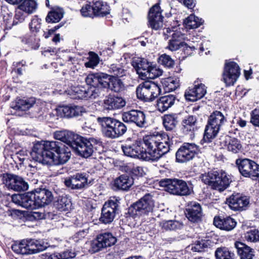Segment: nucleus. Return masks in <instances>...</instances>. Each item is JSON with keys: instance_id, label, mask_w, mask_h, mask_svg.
I'll list each match as a JSON object with an SVG mask.
<instances>
[{"instance_id": "ea45409f", "label": "nucleus", "mask_w": 259, "mask_h": 259, "mask_svg": "<svg viewBox=\"0 0 259 259\" xmlns=\"http://www.w3.org/2000/svg\"><path fill=\"white\" fill-rule=\"evenodd\" d=\"M197 118L195 115H188L182 121V129L186 132L193 133L196 130Z\"/></svg>"}, {"instance_id": "b1692460", "label": "nucleus", "mask_w": 259, "mask_h": 259, "mask_svg": "<svg viewBox=\"0 0 259 259\" xmlns=\"http://www.w3.org/2000/svg\"><path fill=\"white\" fill-rule=\"evenodd\" d=\"M125 104L126 101L122 97L110 93L105 96L102 106L104 110L108 111L121 109Z\"/></svg>"}, {"instance_id": "603ef678", "label": "nucleus", "mask_w": 259, "mask_h": 259, "mask_svg": "<svg viewBox=\"0 0 259 259\" xmlns=\"http://www.w3.org/2000/svg\"><path fill=\"white\" fill-rule=\"evenodd\" d=\"M109 75H114L118 77H123L125 75L126 70L119 64H112L108 70Z\"/></svg>"}, {"instance_id": "338daca9", "label": "nucleus", "mask_w": 259, "mask_h": 259, "mask_svg": "<svg viewBox=\"0 0 259 259\" xmlns=\"http://www.w3.org/2000/svg\"><path fill=\"white\" fill-rule=\"evenodd\" d=\"M182 48L181 55L183 60L185 59L188 56L191 55L195 49L194 47L189 46L185 42V45L182 47Z\"/></svg>"}, {"instance_id": "a18cd8bd", "label": "nucleus", "mask_w": 259, "mask_h": 259, "mask_svg": "<svg viewBox=\"0 0 259 259\" xmlns=\"http://www.w3.org/2000/svg\"><path fill=\"white\" fill-rule=\"evenodd\" d=\"M87 176V174L84 172H77L72 176V178L74 181V188H76V189L78 190L88 186V177Z\"/></svg>"}, {"instance_id": "72a5a7b5", "label": "nucleus", "mask_w": 259, "mask_h": 259, "mask_svg": "<svg viewBox=\"0 0 259 259\" xmlns=\"http://www.w3.org/2000/svg\"><path fill=\"white\" fill-rule=\"evenodd\" d=\"M35 103L34 98L17 99L15 102H12L11 107L15 110L26 111L32 107Z\"/></svg>"}, {"instance_id": "aec40b11", "label": "nucleus", "mask_w": 259, "mask_h": 259, "mask_svg": "<svg viewBox=\"0 0 259 259\" xmlns=\"http://www.w3.org/2000/svg\"><path fill=\"white\" fill-rule=\"evenodd\" d=\"M117 239L110 232H105L98 234L96 239L91 243V248L94 252L101 249L111 246L115 244Z\"/></svg>"}, {"instance_id": "f8f14e48", "label": "nucleus", "mask_w": 259, "mask_h": 259, "mask_svg": "<svg viewBox=\"0 0 259 259\" xmlns=\"http://www.w3.org/2000/svg\"><path fill=\"white\" fill-rule=\"evenodd\" d=\"M161 94L159 85L150 80H145L137 87V98L144 102L153 101Z\"/></svg>"}, {"instance_id": "f03ea898", "label": "nucleus", "mask_w": 259, "mask_h": 259, "mask_svg": "<svg viewBox=\"0 0 259 259\" xmlns=\"http://www.w3.org/2000/svg\"><path fill=\"white\" fill-rule=\"evenodd\" d=\"M54 138L66 143L83 158H89L94 153L100 154L103 151V143L100 140L87 138L69 131H57L54 133Z\"/></svg>"}, {"instance_id": "c9c22d12", "label": "nucleus", "mask_w": 259, "mask_h": 259, "mask_svg": "<svg viewBox=\"0 0 259 259\" xmlns=\"http://www.w3.org/2000/svg\"><path fill=\"white\" fill-rule=\"evenodd\" d=\"M163 125L166 131L172 132L178 123V115L176 113H169L162 116Z\"/></svg>"}, {"instance_id": "4d7b16f0", "label": "nucleus", "mask_w": 259, "mask_h": 259, "mask_svg": "<svg viewBox=\"0 0 259 259\" xmlns=\"http://www.w3.org/2000/svg\"><path fill=\"white\" fill-rule=\"evenodd\" d=\"M99 72L95 73H90L85 78V82L88 85H90L94 88H99Z\"/></svg>"}, {"instance_id": "0e129e2a", "label": "nucleus", "mask_w": 259, "mask_h": 259, "mask_svg": "<svg viewBox=\"0 0 259 259\" xmlns=\"http://www.w3.org/2000/svg\"><path fill=\"white\" fill-rule=\"evenodd\" d=\"M194 89L196 92V97H198V100L203 98L206 93V89L205 85L202 83H198L193 85Z\"/></svg>"}, {"instance_id": "49530a36", "label": "nucleus", "mask_w": 259, "mask_h": 259, "mask_svg": "<svg viewBox=\"0 0 259 259\" xmlns=\"http://www.w3.org/2000/svg\"><path fill=\"white\" fill-rule=\"evenodd\" d=\"M44 259H69L75 257L76 253L72 250H66L62 252H55L54 253L48 254L47 253L44 255Z\"/></svg>"}, {"instance_id": "680f3d73", "label": "nucleus", "mask_w": 259, "mask_h": 259, "mask_svg": "<svg viewBox=\"0 0 259 259\" xmlns=\"http://www.w3.org/2000/svg\"><path fill=\"white\" fill-rule=\"evenodd\" d=\"M196 92L194 89L193 85L189 87L185 92L184 96L187 101L195 102L198 100V97H196Z\"/></svg>"}, {"instance_id": "39448f33", "label": "nucleus", "mask_w": 259, "mask_h": 259, "mask_svg": "<svg viewBox=\"0 0 259 259\" xmlns=\"http://www.w3.org/2000/svg\"><path fill=\"white\" fill-rule=\"evenodd\" d=\"M232 177L231 175L222 169H212L207 173L201 174L199 177L204 184L220 192H223L230 187L233 181Z\"/></svg>"}, {"instance_id": "a211bd4d", "label": "nucleus", "mask_w": 259, "mask_h": 259, "mask_svg": "<svg viewBox=\"0 0 259 259\" xmlns=\"http://www.w3.org/2000/svg\"><path fill=\"white\" fill-rule=\"evenodd\" d=\"M240 75V68L234 61L226 63L223 72V79L226 86L233 85Z\"/></svg>"}, {"instance_id": "c03bdc74", "label": "nucleus", "mask_w": 259, "mask_h": 259, "mask_svg": "<svg viewBox=\"0 0 259 259\" xmlns=\"http://www.w3.org/2000/svg\"><path fill=\"white\" fill-rule=\"evenodd\" d=\"M204 20L202 18L191 14L184 20V25L188 29H195L203 24Z\"/></svg>"}, {"instance_id": "5701e85b", "label": "nucleus", "mask_w": 259, "mask_h": 259, "mask_svg": "<svg viewBox=\"0 0 259 259\" xmlns=\"http://www.w3.org/2000/svg\"><path fill=\"white\" fill-rule=\"evenodd\" d=\"M213 224L215 227L225 231H231L237 226V222L236 220L230 215H218L213 218Z\"/></svg>"}, {"instance_id": "412c9836", "label": "nucleus", "mask_w": 259, "mask_h": 259, "mask_svg": "<svg viewBox=\"0 0 259 259\" xmlns=\"http://www.w3.org/2000/svg\"><path fill=\"white\" fill-rule=\"evenodd\" d=\"M220 144L222 148L232 154H238L243 150L241 141L228 134L220 137Z\"/></svg>"}, {"instance_id": "37998d69", "label": "nucleus", "mask_w": 259, "mask_h": 259, "mask_svg": "<svg viewBox=\"0 0 259 259\" xmlns=\"http://www.w3.org/2000/svg\"><path fill=\"white\" fill-rule=\"evenodd\" d=\"M216 259H236L235 254L230 248L221 246L217 248L215 251Z\"/></svg>"}, {"instance_id": "a878e982", "label": "nucleus", "mask_w": 259, "mask_h": 259, "mask_svg": "<svg viewBox=\"0 0 259 259\" xmlns=\"http://www.w3.org/2000/svg\"><path fill=\"white\" fill-rule=\"evenodd\" d=\"M95 90L87 89L83 86H72L67 90L68 94L73 99L88 100L94 96Z\"/></svg>"}, {"instance_id": "0eeeda50", "label": "nucleus", "mask_w": 259, "mask_h": 259, "mask_svg": "<svg viewBox=\"0 0 259 259\" xmlns=\"http://www.w3.org/2000/svg\"><path fill=\"white\" fill-rule=\"evenodd\" d=\"M97 121L102 127L104 136L107 138L117 139L127 132V127L125 124L114 117H98Z\"/></svg>"}, {"instance_id": "7c9ffc66", "label": "nucleus", "mask_w": 259, "mask_h": 259, "mask_svg": "<svg viewBox=\"0 0 259 259\" xmlns=\"http://www.w3.org/2000/svg\"><path fill=\"white\" fill-rule=\"evenodd\" d=\"M65 12L64 9L58 6L51 8L45 18L48 23H56L60 22L63 18Z\"/></svg>"}, {"instance_id": "7ed1b4c3", "label": "nucleus", "mask_w": 259, "mask_h": 259, "mask_svg": "<svg viewBox=\"0 0 259 259\" xmlns=\"http://www.w3.org/2000/svg\"><path fill=\"white\" fill-rule=\"evenodd\" d=\"M13 202L24 207L35 209L50 204L54 199L52 192L41 186L39 188L23 193L11 195Z\"/></svg>"}, {"instance_id": "13d9d810", "label": "nucleus", "mask_w": 259, "mask_h": 259, "mask_svg": "<svg viewBox=\"0 0 259 259\" xmlns=\"http://www.w3.org/2000/svg\"><path fill=\"white\" fill-rule=\"evenodd\" d=\"M243 238L247 242H256L259 241V230H250L244 234Z\"/></svg>"}, {"instance_id": "79ce46f5", "label": "nucleus", "mask_w": 259, "mask_h": 259, "mask_svg": "<svg viewBox=\"0 0 259 259\" xmlns=\"http://www.w3.org/2000/svg\"><path fill=\"white\" fill-rule=\"evenodd\" d=\"M164 93H169L175 91L179 87V79L172 77L162 79L161 81Z\"/></svg>"}, {"instance_id": "e2e57ef3", "label": "nucleus", "mask_w": 259, "mask_h": 259, "mask_svg": "<svg viewBox=\"0 0 259 259\" xmlns=\"http://www.w3.org/2000/svg\"><path fill=\"white\" fill-rule=\"evenodd\" d=\"M110 76L111 75L107 73L99 72V77H100V79H99V88H104L107 90L108 87L107 86L108 83H109Z\"/></svg>"}, {"instance_id": "4be33fe9", "label": "nucleus", "mask_w": 259, "mask_h": 259, "mask_svg": "<svg viewBox=\"0 0 259 259\" xmlns=\"http://www.w3.org/2000/svg\"><path fill=\"white\" fill-rule=\"evenodd\" d=\"M184 212L186 217L192 223L199 224L202 221V208L198 202H188L186 205Z\"/></svg>"}, {"instance_id": "864d4df0", "label": "nucleus", "mask_w": 259, "mask_h": 259, "mask_svg": "<svg viewBox=\"0 0 259 259\" xmlns=\"http://www.w3.org/2000/svg\"><path fill=\"white\" fill-rule=\"evenodd\" d=\"M116 215V214L113 213L111 211L102 207L99 221L104 224H108L113 221Z\"/></svg>"}, {"instance_id": "bb28decb", "label": "nucleus", "mask_w": 259, "mask_h": 259, "mask_svg": "<svg viewBox=\"0 0 259 259\" xmlns=\"http://www.w3.org/2000/svg\"><path fill=\"white\" fill-rule=\"evenodd\" d=\"M21 42L26 47L25 50H38L40 46V38L35 34H27L20 37Z\"/></svg>"}, {"instance_id": "5fc2aeb1", "label": "nucleus", "mask_w": 259, "mask_h": 259, "mask_svg": "<svg viewBox=\"0 0 259 259\" xmlns=\"http://www.w3.org/2000/svg\"><path fill=\"white\" fill-rule=\"evenodd\" d=\"M140 71L142 70L149 73V74L151 73L153 74L154 71L156 70V68L155 66L152 65V62L148 61L147 59L145 58H141L140 59Z\"/></svg>"}, {"instance_id": "cd10ccee", "label": "nucleus", "mask_w": 259, "mask_h": 259, "mask_svg": "<svg viewBox=\"0 0 259 259\" xmlns=\"http://www.w3.org/2000/svg\"><path fill=\"white\" fill-rule=\"evenodd\" d=\"M234 245L237 249V253L240 256V259H252L254 256V251L249 246L245 243L236 241Z\"/></svg>"}, {"instance_id": "ddd939ff", "label": "nucleus", "mask_w": 259, "mask_h": 259, "mask_svg": "<svg viewBox=\"0 0 259 259\" xmlns=\"http://www.w3.org/2000/svg\"><path fill=\"white\" fill-rule=\"evenodd\" d=\"M235 163L242 177L259 181V165L254 160L239 157L236 159Z\"/></svg>"}, {"instance_id": "9b49d317", "label": "nucleus", "mask_w": 259, "mask_h": 259, "mask_svg": "<svg viewBox=\"0 0 259 259\" xmlns=\"http://www.w3.org/2000/svg\"><path fill=\"white\" fill-rule=\"evenodd\" d=\"M46 247L40 241L32 238L15 241L11 246L12 250L18 254H33L45 250Z\"/></svg>"}, {"instance_id": "c756f323", "label": "nucleus", "mask_w": 259, "mask_h": 259, "mask_svg": "<svg viewBox=\"0 0 259 259\" xmlns=\"http://www.w3.org/2000/svg\"><path fill=\"white\" fill-rule=\"evenodd\" d=\"M93 6L95 17H104L110 13V7L107 2L100 0L93 1Z\"/></svg>"}, {"instance_id": "20e7f679", "label": "nucleus", "mask_w": 259, "mask_h": 259, "mask_svg": "<svg viewBox=\"0 0 259 259\" xmlns=\"http://www.w3.org/2000/svg\"><path fill=\"white\" fill-rule=\"evenodd\" d=\"M146 144L148 161H157L170 150L169 137L164 133L146 136Z\"/></svg>"}, {"instance_id": "09e8293b", "label": "nucleus", "mask_w": 259, "mask_h": 259, "mask_svg": "<svg viewBox=\"0 0 259 259\" xmlns=\"http://www.w3.org/2000/svg\"><path fill=\"white\" fill-rule=\"evenodd\" d=\"M211 241L210 240L201 239L197 240L191 245V250L193 252H201L207 251L210 248Z\"/></svg>"}, {"instance_id": "1a4fd4ad", "label": "nucleus", "mask_w": 259, "mask_h": 259, "mask_svg": "<svg viewBox=\"0 0 259 259\" xmlns=\"http://www.w3.org/2000/svg\"><path fill=\"white\" fill-rule=\"evenodd\" d=\"M159 185L165 188V190L171 194L179 196H187L193 192L191 182L177 178H165L160 179Z\"/></svg>"}, {"instance_id": "393cba45", "label": "nucleus", "mask_w": 259, "mask_h": 259, "mask_svg": "<svg viewBox=\"0 0 259 259\" xmlns=\"http://www.w3.org/2000/svg\"><path fill=\"white\" fill-rule=\"evenodd\" d=\"M57 112L61 117L70 118L82 115L85 109L83 107L77 105H63L59 106Z\"/></svg>"}, {"instance_id": "9d476101", "label": "nucleus", "mask_w": 259, "mask_h": 259, "mask_svg": "<svg viewBox=\"0 0 259 259\" xmlns=\"http://www.w3.org/2000/svg\"><path fill=\"white\" fill-rule=\"evenodd\" d=\"M154 207L153 196L150 193H147L138 201L132 203L128 207L124 216L126 219H136L141 216L147 215L153 211Z\"/></svg>"}, {"instance_id": "052dcab7", "label": "nucleus", "mask_w": 259, "mask_h": 259, "mask_svg": "<svg viewBox=\"0 0 259 259\" xmlns=\"http://www.w3.org/2000/svg\"><path fill=\"white\" fill-rule=\"evenodd\" d=\"M8 215L14 219H21L22 218H28V215H29V212L25 210L11 209L8 210Z\"/></svg>"}, {"instance_id": "f3484780", "label": "nucleus", "mask_w": 259, "mask_h": 259, "mask_svg": "<svg viewBox=\"0 0 259 259\" xmlns=\"http://www.w3.org/2000/svg\"><path fill=\"white\" fill-rule=\"evenodd\" d=\"M122 120L126 123H134L140 128L145 127L147 125L145 113L139 110L132 109L123 112L121 114Z\"/></svg>"}, {"instance_id": "4c0bfd02", "label": "nucleus", "mask_w": 259, "mask_h": 259, "mask_svg": "<svg viewBox=\"0 0 259 259\" xmlns=\"http://www.w3.org/2000/svg\"><path fill=\"white\" fill-rule=\"evenodd\" d=\"M27 16L25 12L19 10L15 11V15L12 22L9 19H6L4 20L5 23V28L4 30H10L12 29L13 26H16L20 23H23L26 18Z\"/></svg>"}, {"instance_id": "423d86ee", "label": "nucleus", "mask_w": 259, "mask_h": 259, "mask_svg": "<svg viewBox=\"0 0 259 259\" xmlns=\"http://www.w3.org/2000/svg\"><path fill=\"white\" fill-rule=\"evenodd\" d=\"M227 122V118L220 111L215 110L210 113L205 125L203 139L200 143H210Z\"/></svg>"}, {"instance_id": "bf43d9fd", "label": "nucleus", "mask_w": 259, "mask_h": 259, "mask_svg": "<svg viewBox=\"0 0 259 259\" xmlns=\"http://www.w3.org/2000/svg\"><path fill=\"white\" fill-rule=\"evenodd\" d=\"M158 62L165 67L170 68L175 65V61L166 54L161 55L158 59Z\"/></svg>"}, {"instance_id": "f257e3e1", "label": "nucleus", "mask_w": 259, "mask_h": 259, "mask_svg": "<svg viewBox=\"0 0 259 259\" xmlns=\"http://www.w3.org/2000/svg\"><path fill=\"white\" fill-rule=\"evenodd\" d=\"M62 141L38 142L33 145L30 155L35 161L44 164H63L71 156L70 148Z\"/></svg>"}, {"instance_id": "4468645a", "label": "nucleus", "mask_w": 259, "mask_h": 259, "mask_svg": "<svg viewBox=\"0 0 259 259\" xmlns=\"http://www.w3.org/2000/svg\"><path fill=\"white\" fill-rule=\"evenodd\" d=\"M200 152L199 146L194 143L184 142L175 154V161L179 163H186L192 160Z\"/></svg>"}, {"instance_id": "de8ad7c7", "label": "nucleus", "mask_w": 259, "mask_h": 259, "mask_svg": "<svg viewBox=\"0 0 259 259\" xmlns=\"http://www.w3.org/2000/svg\"><path fill=\"white\" fill-rule=\"evenodd\" d=\"M42 19L37 15L33 16L28 24V28L30 33L38 34L41 29Z\"/></svg>"}, {"instance_id": "2f4dec72", "label": "nucleus", "mask_w": 259, "mask_h": 259, "mask_svg": "<svg viewBox=\"0 0 259 259\" xmlns=\"http://www.w3.org/2000/svg\"><path fill=\"white\" fill-rule=\"evenodd\" d=\"M176 100V96L171 94L160 97L156 103L158 110L161 112L166 111L175 104Z\"/></svg>"}, {"instance_id": "473e14b6", "label": "nucleus", "mask_w": 259, "mask_h": 259, "mask_svg": "<svg viewBox=\"0 0 259 259\" xmlns=\"http://www.w3.org/2000/svg\"><path fill=\"white\" fill-rule=\"evenodd\" d=\"M133 184V178L127 174H123L114 180L113 186L117 190L127 191Z\"/></svg>"}, {"instance_id": "c85d7f7f", "label": "nucleus", "mask_w": 259, "mask_h": 259, "mask_svg": "<svg viewBox=\"0 0 259 259\" xmlns=\"http://www.w3.org/2000/svg\"><path fill=\"white\" fill-rule=\"evenodd\" d=\"M184 45H185V41L183 34L180 31H176L174 32L171 34V38L168 40L166 49L172 52L176 51L182 48Z\"/></svg>"}, {"instance_id": "6ab92c4d", "label": "nucleus", "mask_w": 259, "mask_h": 259, "mask_svg": "<svg viewBox=\"0 0 259 259\" xmlns=\"http://www.w3.org/2000/svg\"><path fill=\"white\" fill-rule=\"evenodd\" d=\"M250 202L249 197L242 193L234 192L226 199V203L234 211H242L247 209Z\"/></svg>"}, {"instance_id": "dca6fc26", "label": "nucleus", "mask_w": 259, "mask_h": 259, "mask_svg": "<svg viewBox=\"0 0 259 259\" xmlns=\"http://www.w3.org/2000/svg\"><path fill=\"white\" fill-rule=\"evenodd\" d=\"M162 10L161 9L159 2L149 9L147 15L148 27L153 30H158L163 27L164 17L162 15Z\"/></svg>"}, {"instance_id": "58836bf2", "label": "nucleus", "mask_w": 259, "mask_h": 259, "mask_svg": "<svg viewBox=\"0 0 259 259\" xmlns=\"http://www.w3.org/2000/svg\"><path fill=\"white\" fill-rule=\"evenodd\" d=\"M54 206L60 211H66L71 209L72 203L67 196H59L54 201Z\"/></svg>"}, {"instance_id": "a19ab883", "label": "nucleus", "mask_w": 259, "mask_h": 259, "mask_svg": "<svg viewBox=\"0 0 259 259\" xmlns=\"http://www.w3.org/2000/svg\"><path fill=\"white\" fill-rule=\"evenodd\" d=\"M38 8V4L35 0H22L17 8L28 15L35 13Z\"/></svg>"}, {"instance_id": "774afa93", "label": "nucleus", "mask_w": 259, "mask_h": 259, "mask_svg": "<svg viewBox=\"0 0 259 259\" xmlns=\"http://www.w3.org/2000/svg\"><path fill=\"white\" fill-rule=\"evenodd\" d=\"M130 171L132 176L137 178L142 177L145 174L143 167L139 166H133Z\"/></svg>"}, {"instance_id": "e433bc0d", "label": "nucleus", "mask_w": 259, "mask_h": 259, "mask_svg": "<svg viewBox=\"0 0 259 259\" xmlns=\"http://www.w3.org/2000/svg\"><path fill=\"white\" fill-rule=\"evenodd\" d=\"M120 198L118 197H110L103 205V208L115 214L121 212Z\"/></svg>"}, {"instance_id": "3c124183", "label": "nucleus", "mask_w": 259, "mask_h": 259, "mask_svg": "<svg viewBox=\"0 0 259 259\" xmlns=\"http://www.w3.org/2000/svg\"><path fill=\"white\" fill-rule=\"evenodd\" d=\"M88 55V61L84 63V66L87 68H94L99 63L100 58L97 53L93 51L89 52Z\"/></svg>"}, {"instance_id": "2eb2a0df", "label": "nucleus", "mask_w": 259, "mask_h": 259, "mask_svg": "<svg viewBox=\"0 0 259 259\" xmlns=\"http://www.w3.org/2000/svg\"><path fill=\"white\" fill-rule=\"evenodd\" d=\"M3 184L7 186L9 189L15 191H24L28 189V184L24 179L17 175L5 173L1 175Z\"/></svg>"}, {"instance_id": "69168bd1", "label": "nucleus", "mask_w": 259, "mask_h": 259, "mask_svg": "<svg viewBox=\"0 0 259 259\" xmlns=\"http://www.w3.org/2000/svg\"><path fill=\"white\" fill-rule=\"evenodd\" d=\"M250 122L254 126L259 127V109L255 108L251 111Z\"/></svg>"}, {"instance_id": "f704fd0d", "label": "nucleus", "mask_w": 259, "mask_h": 259, "mask_svg": "<svg viewBox=\"0 0 259 259\" xmlns=\"http://www.w3.org/2000/svg\"><path fill=\"white\" fill-rule=\"evenodd\" d=\"M121 77L111 75L109 78V83H108L107 90L113 93L121 94L125 91V86L123 81L120 79Z\"/></svg>"}, {"instance_id": "6e6d98bb", "label": "nucleus", "mask_w": 259, "mask_h": 259, "mask_svg": "<svg viewBox=\"0 0 259 259\" xmlns=\"http://www.w3.org/2000/svg\"><path fill=\"white\" fill-rule=\"evenodd\" d=\"M81 15L84 17L95 18L94 13L93 1L91 4L88 2L83 5L80 10Z\"/></svg>"}, {"instance_id": "6e6552de", "label": "nucleus", "mask_w": 259, "mask_h": 259, "mask_svg": "<svg viewBox=\"0 0 259 259\" xmlns=\"http://www.w3.org/2000/svg\"><path fill=\"white\" fill-rule=\"evenodd\" d=\"M122 142L121 148L125 156L148 161L146 136L143 140L128 138Z\"/></svg>"}, {"instance_id": "8fccbe9b", "label": "nucleus", "mask_w": 259, "mask_h": 259, "mask_svg": "<svg viewBox=\"0 0 259 259\" xmlns=\"http://www.w3.org/2000/svg\"><path fill=\"white\" fill-rule=\"evenodd\" d=\"M160 225L162 229L165 231L180 229L183 227L182 223L179 221L174 220H163L161 222Z\"/></svg>"}]
</instances>
